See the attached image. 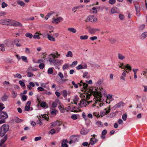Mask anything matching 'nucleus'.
I'll list each match as a JSON object with an SVG mask.
<instances>
[{
	"instance_id": "nucleus-1",
	"label": "nucleus",
	"mask_w": 147,
	"mask_h": 147,
	"mask_svg": "<svg viewBox=\"0 0 147 147\" xmlns=\"http://www.w3.org/2000/svg\"><path fill=\"white\" fill-rule=\"evenodd\" d=\"M86 90V93L84 95L85 98L88 99L91 95L93 94L94 97V99L98 101H99V106L101 107L103 105L102 94H105V90L101 88L99 92L98 90L96 88L91 87L89 89H88Z\"/></svg>"
},
{
	"instance_id": "nucleus-2",
	"label": "nucleus",
	"mask_w": 147,
	"mask_h": 147,
	"mask_svg": "<svg viewBox=\"0 0 147 147\" xmlns=\"http://www.w3.org/2000/svg\"><path fill=\"white\" fill-rule=\"evenodd\" d=\"M60 55L57 51H56L54 53H52L49 56V61L51 64H54L56 59L55 58H58Z\"/></svg>"
},
{
	"instance_id": "nucleus-3",
	"label": "nucleus",
	"mask_w": 147,
	"mask_h": 147,
	"mask_svg": "<svg viewBox=\"0 0 147 147\" xmlns=\"http://www.w3.org/2000/svg\"><path fill=\"white\" fill-rule=\"evenodd\" d=\"M9 126L6 124H4L0 127V136L3 137L8 131Z\"/></svg>"
},
{
	"instance_id": "nucleus-4",
	"label": "nucleus",
	"mask_w": 147,
	"mask_h": 147,
	"mask_svg": "<svg viewBox=\"0 0 147 147\" xmlns=\"http://www.w3.org/2000/svg\"><path fill=\"white\" fill-rule=\"evenodd\" d=\"M80 83H82V84H81L78 83L77 84H75L74 82V81H72V84L74 86V87L76 88H78V86H82V85H83V87L84 88V89L85 90V93L84 94H83V96L84 97V95L85 94V93L86 92V90L87 89H89L90 88H88V84H86L85 83H83L82 81H81L80 82Z\"/></svg>"
},
{
	"instance_id": "nucleus-5",
	"label": "nucleus",
	"mask_w": 147,
	"mask_h": 147,
	"mask_svg": "<svg viewBox=\"0 0 147 147\" xmlns=\"http://www.w3.org/2000/svg\"><path fill=\"white\" fill-rule=\"evenodd\" d=\"M7 25L12 26H18L20 27H22V25L19 22L15 20L9 19L8 20Z\"/></svg>"
},
{
	"instance_id": "nucleus-6",
	"label": "nucleus",
	"mask_w": 147,
	"mask_h": 147,
	"mask_svg": "<svg viewBox=\"0 0 147 147\" xmlns=\"http://www.w3.org/2000/svg\"><path fill=\"white\" fill-rule=\"evenodd\" d=\"M97 20V18L93 16H89L87 17L85 21L88 22L90 21L92 22H95Z\"/></svg>"
},
{
	"instance_id": "nucleus-7",
	"label": "nucleus",
	"mask_w": 147,
	"mask_h": 147,
	"mask_svg": "<svg viewBox=\"0 0 147 147\" xmlns=\"http://www.w3.org/2000/svg\"><path fill=\"white\" fill-rule=\"evenodd\" d=\"M110 110L111 109L110 107L108 108H105L103 111L100 112V114H99L100 117H102L107 115L110 112Z\"/></svg>"
},
{
	"instance_id": "nucleus-8",
	"label": "nucleus",
	"mask_w": 147,
	"mask_h": 147,
	"mask_svg": "<svg viewBox=\"0 0 147 147\" xmlns=\"http://www.w3.org/2000/svg\"><path fill=\"white\" fill-rule=\"evenodd\" d=\"M89 102H90L87 101L84 99H82L80 101V103L79 104V105L80 107H83L89 104Z\"/></svg>"
},
{
	"instance_id": "nucleus-9",
	"label": "nucleus",
	"mask_w": 147,
	"mask_h": 147,
	"mask_svg": "<svg viewBox=\"0 0 147 147\" xmlns=\"http://www.w3.org/2000/svg\"><path fill=\"white\" fill-rule=\"evenodd\" d=\"M78 137L76 136H71L70 138V141L69 142V144H71L73 143H74L78 141Z\"/></svg>"
},
{
	"instance_id": "nucleus-10",
	"label": "nucleus",
	"mask_w": 147,
	"mask_h": 147,
	"mask_svg": "<svg viewBox=\"0 0 147 147\" xmlns=\"http://www.w3.org/2000/svg\"><path fill=\"white\" fill-rule=\"evenodd\" d=\"M8 117L7 113L5 112L1 111L0 112V119L3 120Z\"/></svg>"
},
{
	"instance_id": "nucleus-11",
	"label": "nucleus",
	"mask_w": 147,
	"mask_h": 147,
	"mask_svg": "<svg viewBox=\"0 0 147 147\" xmlns=\"http://www.w3.org/2000/svg\"><path fill=\"white\" fill-rule=\"evenodd\" d=\"M62 124L61 121L57 120L51 123V126L52 127H54L56 126H60Z\"/></svg>"
},
{
	"instance_id": "nucleus-12",
	"label": "nucleus",
	"mask_w": 147,
	"mask_h": 147,
	"mask_svg": "<svg viewBox=\"0 0 147 147\" xmlns=\"http://www.w3.org/2000/svg\"><path fill=\"white\" fill-rule=\"evenodd\" d=\"M119 10L117 7H113L111 8L110 13L111 14H113L114 13H119Z\"/></svg>"
},
{
	"instance_id": "nucleus-13",
	"label": "nucleus",
	"mask_w": 147,
	"mask_h": 147,
	"mask_svg": "<svg viewBox=\"0 0 147 147\" xmlns=\"http://www.w3.org/2000/svg\"><path fill=\"white\" fill-rule=\"evenodd\" d=\"M32 67H29L28 68L27 72V76L29 77H31L33 76V74L32 73Z\"/></svg>"
},
{
	"instance_id": "nucleus-14",
	"label": "nucleus",
	"mask_w": 147,
	"mask_h": 147,
	"mask_svg": "<svg viewBox=\"0 0 147 147\" xmlns=\"http://www.w3.org/2000/svg\"><path fill=\"white\" fill-rule=\"evenodd\" d=\"M55 15H56L57 16L55 12L53 11H51L48 13L47 15L45 17V19L46 20L48 19L51 16H53Z\"/></svg>"
},
{
	"instance_id": "nucleus-15",
	"label": "nucleus",
	"mask_w": 147,
	"mask_h": 147,
	"mask_svg": "<svg viewBox=\"0 0 147 147\" xmlns=\"http://www.w3.org/2000/svg\"><path fill=\"white\" fill-rule=\"evenodd\" d=\"M53 20L52 21V22L53 23L57 24L60 22L61 20H62V18L61 17H59L58 18L55 19V18L54 17L53 18Z\"/></svg>"
},
{
	"instance_id": "nucleus-16",
	"label": "nucleus",
	"mask_w": 147,
	"mask_h": 147,
	"mask_svg": "<svg viewBox=\"0 0 147 147\" xmlns=\"http://www.w3.org/2000/svg\"><path fill=\"white\" fill-rule=\"evenodd\" d=\"M129 71L128 72L127 71H124L122 74V75L120 77V79L123 81H125V78L126 77V73H129Z\"/></svg>"
},
{
	"instance_id": "nucleus-17",
	"label": "nucleus",
	"mask_w": 147,
	"mask_h": 147,
	"mask_svg": "<svg viewBox=\"0 0 147 147\" xmlns=\"http://www.w3.org/2000/svg\"><path fill=\"white\" fill-rule=\"evenodd\" d=\"M63 62V60H59L57 59L55 60L53 65H61Z\"/></svg>"
},
{
	"instance_id": "nucleus-18",
	"label": "nucleus",
	"mask_w": 147,
	"mask_h": 147,
	"mask_svg": "<svg viewBox=\"0 0 147 147\" xmlns=\"http://www.w3.org/2000/svg\"><path fill=\"white\" fill-rule=\"evenodd\" d=\"M100 30L95 28H91L89 30V32L91 34H94L97 31H99Z\"/></svg>"
},
{
	"instance_id": "nucleus-19",
	"label": "nucleus",
	"mask_w": 147,
	"mask_h": 147,
	"mask_svg": "<svg viewBox=\"0 0 147 147\" xmlns=\"http://www.w3.org/2000/svg\"><path fill=\"white\" fill-rule=\"evenodd\" d=\"M68 142V141L66 140L63 139L61 144L62 147H68V146L67 144Z\"/></svg>"
},
{
	"instance_id": "nucleus-20",
	"label": "nucleus",
	"mask_w": 147,
	"mask_h": 147,
	"mask_svg": "<svg viewBox=\"0 0 147 147\" xmlns=\"http://www.w3.org/2000/svg\"><path fill=\"white\" fill-rule=\"evenodd\" d=\"M8 20H9V19H2L0 20V23L3 25H7Z\"/></svg>"
},
{
	"instance_id": "nucleus-21",
	"label": "nucleus",
	"mask_w": 147,
	"mask_h": 147,
	"mask_svg": "<svg viewBox=\"0 0 147 147\" xmlns=\"http://www.w3.org/2000/svg\"><path fill=\"white\" fill-rule=\"evenodd\" d=\"M89 131L88 129L82 128L80 134L82 135H86Z\"/></svg>"
},
{
	"instance_id": "nucleus-22",
	"label": "nucleus",
	"mask_w": 147,
	"mask_h": 147,
	"mask_svg": "<svg viewBox=\"0 0 147 147\" xmlns=\"http://www.w3.org/2000/svg\"><path fill=\"white\" fill-rule=\"evenodd\" d=\"M7 135H4L3 138L1 139L0 142V147L7 140Z\"/></svg>"
},
{
	"instance_id": "nucleus-23",
	"label": "nucleus",
	"mask_w": 147,
	"mask_h": 147,
	"mask_svg": "<svg viewBox=\"0 0 147 147\" xmlns=\"http://www.w3.org/2000/svg\"><path fill=\"white\" fill-rule=\"evenodd\" d=\"M107 98L106 102L107 103H109L112 100V96L111 95H109L106 96Z\"/></svg>"
},
{
	"instance_id": "nucleus-24",
	"label": "nucleus",
	"mask_w": 147,
	"mask_h": 147,
	"mask_svg": "<svg viewBox=\"0 0 147 147\" xmlns=\"http://www.w3.org/2000/svg\"><path fill=\"white\" fill-rule=\"evenodd\" d=\"M58 112L55 109H51V114L53 116H55Z\"/></svg>"
},
{
	"instance_id": "nucleus-25",
	"label": "nucleus",
	"mask_w": 147,
	"mask_h": 147,
	"mask_svg": "<svg viewBox=\"0 0 147 147\" xmlns=\"http://www.w3.org/2000/svg\"><path fill=\"white\" fill-rule=\"evenodd\" d=\"M98 141V140L94 138H91L90 141V144L92 145L96 143Z\"/></svg>"
},
{
	"instance_id": "nucleus-26",
	"label": "nucleus",
	"mask_w": 147,
	"mask_h": 147,
	"mask_svg": "<svg viewBox=\"0 0 147 147\" xmlns=\"http://www.w3.org/2000/svg\"><path fill=\"white\" fill-rule=\"evenodd\" d=\"M47 37L48 39L51 41L54 42L55 41V38L53 37V36H52L49 34H48L47 35Z\"/></svg>"
},
{
	"instance_id": "nucleus-27",
	"label": "nucleus",
	"mask_w": 147,
	"mask_h": 147,
	"mask_svg": "<svg viewBox=\"0 0 147 147\" xmlns=\"http://www.w3.org/2000/svg\"><path fill=\"white\" fill-rule=\"evenodd\" d=\"M118 58L121 60H123L125 58V56L123 54L119 53L117 54Z\"/></svg>"
},
{
	"instance_id": "nucleus-28",
	"label": "nucleus",
	"mask_w": 147,
	"mask_h": 147,
	"mask_svg": "<svg viewBox=\"0 0 147 147\" xmlns=\"http://www.w3.org/2000/svg\"><path fill=\"white\" fill-rule=\"evenodd\" d=\"M124 103L123 102H120L115 105V107L116 108H119L124 106Z\"/></svg>"
},
{
	"instance_id": "nucleus-29",
	"label": "nucleus",
	"mask_w": 147,
	"mask_h": 147,
	"mask_svg": "<svg viewBox=\"0 0 147 147\" xmlns=\"http://www.w3.org/2000/svg\"><path fill=\"white\" fill-rule=\"evenodd\" d=\"M17 2L18 5L22 7L25 6V3L23 1L20 0H18Z\"/></svg>"
},
{
	"instance_id": "nucleus-30",
	"label": "nucleus",
	"mask_w": 147,
	"mask_h": 147,
	"mask_svg": "<svg viewBox=\"0 0 147 147\" xmlns=\"http://www.w3.org/2000/svg\"><path fill=\"white\" fill-rule=\"evenodd\" d=\"M107 133V131L106 129L104 130L102 132V135L101 136V138L102 139H104L105 138V136Z\"/></svg>"
},
{
	"instance_id": "nucleus-31",
	"label": "nucleus",
	"mask_w": 147,
	"mask_h": 147,
	"mask_svg": "<svg viewBox=\"0 0 147 147\" xmlns=\"http://www.w3.org/2000/svg\"><path fill=\"white\" fill-rule=\"evenodd\" d=\"M41 34H39L38 32L35 33V34L33 36V37L34 39H39L40 38V37L39 36L40 35H41Z\"/></svg>"
},
{
	"instance_id": "nucleus-32",
	"label": "nucleus",
	"mask_w": 147,
	"mask_h": 147,
	"mask_svg": "<svg viewBox=\"0 0 147 147\" xmlns=\"http://www.w3.org/2000/svg\"><path fill=\"white\" fill-rule=\"evenodd\" d=\"M20 41V39H16L14 40V42L15 45L18 47L21 46V44L19 43V42Z\"/></svg>"
},
{
	"instance_id": "nucleus-33",
	"label": "nucleus",
	"mask_w": 147,
	"mask_h": 147,
	"mask_svg": "<svg viewBox=\"0 0 147 147\" xmlns=\"http://www.w3.org/2000/svg\"><path fill=\"white\" fill-rule=\"evenodd\" d=\"M59 109L60 110V111L62 113H64L65 112V110L63 107L62 105H59L58 107Z\"/></svg>"
},
{
	"instance_id": "nucleus-34",
	"label": "nucleus",
	"mask_w": 147,
	"mask_h": 147,
	"mask_svg": "<svg viewBox=\"0 0 147 147\" xmlns=\"http://www.w3.org/2000/svg\"><path fill=\"white\" fill-rule=\"evenodd\" d=\"M67 30L69 32L73 33H75L76 32V30L74 28H68Z\"/></svg>"
},
{
	"instance_id": "nucleus-35",
	"label": "nucleus",
	"mask_w": 147,
	"mask_h": 147,
	"mask_svg": "<svg viewBox=\"0 0 147 147\" xmlns=\"http://www.w3.org/2000/svg\"><path fill=\"white\" fill-rule=\"evenodd\" d=\"M79 98L77 96H75L73 100V102H71V103H73L74 102L75 104H77V102L79 100Z\"/></svg>"
},
{
	"instance_id": "nucleus-36",
	"label": "nucleus",
	"mask_w": 147,
	"mask_h": 147,
	"mask_svg": "<svg viewBox=\"0 0 147 147\" xmlns=\"http://www.w3.org/2000/svg\"><path fill=\"white\" fill-rule=\"evenodd\" d=\"M94 100L95 102V104H94L92 105L93 107L96 106L97 107H98V106H99L100 105L99 101H98L95 99H94Z\"/></svg>"
},
{
	"instance_id": "nucleus-37",
	"label": "nucleus",
	"mask_w": 147,
	"mask_h": 147,
	"mask_svg": "<svg viewBox=\"0 0 147 147\" xmlns=\"http://www.w3.org/2000/svg\"><path fill=\"white\" fill-rule=\"evenodd\" d=\"M96 125L98 127H103V125L102 123L100 121H98L96 123Z\"/></svg>"
},
{
	"instance_id": "nucleus-38",
	"label": "nucleus",
	"mask_w": 147,
	"mask_h": 147,
	"mask_svg": "<svg viewBox=\"0 0 147 147\" xmlns=\"http://www.w3.org/2000/svg\"><path fill=\"white\" fill-rule=\"evenodd\" d=\"M147 36V33L146 32H144L142 34L141 36V38L142 39H145Z\"/></svg>"
},
{
	"instance_id": "nucleus-39",
	"label": "nucleus",
	"mask_w": 147,
	"mask_h": 147,
	"mask_svg": "<svg viewBox=\"0 0 147 147\" xmlns=\"http://www.w3.org/2000/svg\"><path fill=\"white\" fill-rule=\"evenodd\" d=\"M123 68H124L125 70V69L126 68L127 70L128 69L129 71H131V67L128 64H127L126 66L123 67Z\"/></svg>"
},
{
	"instance_id": "nucleus-40",
	"label": "nucleus",
	"mask_w": 147,
	"mask_h": 147,
	"mask_svg": "<svg viewBox=\"0 0 147 147\" xmlns=\"http://www.w3.org/2000/svg\"><path fill=\"white\" fill-rule=\"evenodd\" d=\"M40 105L43 108L46 107V108H47L48 107V106L47 104L46 103V102H42L40 104Z\"/></svg>"
},
{
	"instance_id": "nucleus-41",
	"label": "nucleus",
	"mask_w": 147,
	"mask_h": 147,
	"mask_svg": "<svg viewBox=\"0 0 147 147\" xmlns=\"http://www.w3.org/2000/svg\"><path fill=\"white\" fill-rule=\"evenodd\" d=\"M135 7L136 11H140V7L139 5L138 4L135 5Z\"/></svg>"
},
{
	"instance_id": "nucleus-42",
	"label": "nucleus",
	"mask_w": 147,
	"mask_h": 147,
	"mask_svg": "<svg viewBox=\"0 0 147 147\" xmlns=\"http://www.w3.org/2000/svg\"><path fill=\"white\" fill-rule=\"evenodd\" d=\"M88 36L85 35L84 36H80V39L82 40H86L88 38Z\"/></svg>"
},
{
	"instance_id": "nucleus-43",
	"label": "nucleus",
	"mask_w": 147,
	"mask_h": 147,
	"mask_svg": "<svg viewBox=\"0 0 147 147\" xmlns=\"http://www.w3.org/2000/svg\"><path fill=\"white\" fill-rule=\"evenodd\" d=\"M41 116L42 119H44L47 121L49 119V117L46 114L41 115Z\"/></svg>"
},
{
	"instance_id": "nucleus-44",
	"label": "nucleus",
	"mask_w": 147,
	"mask_h": 147,
	"mask_svg": "<svg viewBox=\"0 0 147 147\" xmlns=\"http://www.w3.org/2000/svg\"><path fill=\"white\" fill-rule=\"evenodd\" d=\"M25 36L26 37L31 38L32 37L33 35L31 33L29 32H27Z\"/></svg>"
},
{
	"instance_id": "nucleus-45",
	"label": "nucleus",
	"mask_w": 147,
	"mask_h": 147,
	"mask_svg": "<svg viewBox=\"0 0 147 147\" xmlns=\"http://www.w3.org/2000/svg\"><path fill=\"white\" fill-rule=\"evenodd\" d=\"M79 111V109L76 107H72L71 109V111L74 112H77Z\"/></svg>"
},
{
	"instance_id": "nucleus-46",
	"label": "nucleus",
	"mask_w": 147,
	"mask_h": 147,
	"mask_svg": "<svg viewBox=\"0 0 147 147\" xmlns=\"http://www.w3.org/2000/svg\"><path fill=\"white\" fill-rule=\"evenodd\" d=\"M40 85L42 86V87H43L48 89H49V86H47L45 83H41L40 84Z\"/></svg>"
},
{
	"instance_id": "nucleus-47",
	"label": "nucleus",
	"mask_w": 147,
	"mask_h": 147,
	"mask_svg": "<svg viewBox=\"0 0 147 147\" xmlns=\"http://www.w3.org/2000/svg\"><path fill=\"white\" fill-rule=\"evenodd\" d=\"M66 56L67 57H72L73 56V54L71 51H68L67 53V54L66 55Z\"/></svg>"
},
{
	"instance_id": "nucleus-48",
	"label": "nucleus",
	"mask_w": 147,
	"mask_h": 147,
	"mask_svg": "<svg viewBox=\"0 0 147 147\" xmlns=\"http://www.w3.org/2000/svg\"><path fill=\"white\" fill-rule=\"evenodd\" d=\"M15 78H17L19 79H21L22 78V76L19 74H17L14 75Z\"/></svg>"
},
{
	"instance_id": "nucleus-49",
	"label": "nucleus",
	"mask_w": 147,
	"mask_h": 147,
	"mask_svg": "<svg viewBox=\"0 0 147 147\" xmlns=\"http://www.w3.org/2000/svg\"><path fill=\"white\" fill-rule=\"evenodd\" d=\"M14 121L17 123H20L22 121V120L17 117H16L14 119Z\"/></svg>"
},
{
	"instance_id": "nucleus-50",
	"label": "nucleus",
	"mask_w": 147,
	"mask_h": 147,
	"mask_svg": "<svg viewBox=\"0 0 147 147\" xmlns=\"http://www.w3.org/2000/svg\"><path fill=\"white\" fill-rule=\"evenodd\" d=\"M53 67L49 68L47 71L48 73L49 74H51L53 73Z\"/></svg>"
},
{
	"instance_id": "nucleus-51",
	"label": "nucleus",
	"mask_w": 147,
	"mask_h": 147,
	"mask_svg": "<svg viewBox=\"0 0 147 147\" xmlns=\"http://www.w3.org/2000/svg\"><path fill=\"white\" fill-rule=\"evenodd\" d=\"M49 132V134H51V135H52L55 133L56 130L54 129H52L50 130Z\"/></svg>"
},
{
	"instance_id": "nucleus-52",
	"label": "nucleus",
	"mask_w": 147,
	"mask_h": 147,
	"mask_svg": "<svg viewBox=\"0 0 147 147\" xmlns=\"http://www.w3.org/2000/svg\"><path fill=\"white\" fill-rule=\"evenodd\" d=\"M82 116L85 121H86L88 119V117L86 115V114L85 113L83 112L82 113Z\"/></svg>"
},
{
	"instance_id": "nucleus-53",
	"label": "nucleus",
	"mask_w": 147,
	"mask_h": 147,
	"mask_svg": "<svg viewBox=\"0 0 147 147\" xmlns=\"http://www.w3.org/2000/svg\"><path fill=\"white\" fill-rule=\"evenodd\" d=\"M5 50L4 45L3 44L0 45V51H4Z\"/></svg>"
},
{
	"instance_id": "nucleus-54",
	"label": "nucleus",
	"mask_w": 147,
	"mask_h": 147,
	"mask_svg": "<svg viewBox=\"0 0 147 147\" xmlns=\"http://www.w3.org/2000/svg\"><path fill=\"white\" fill-rule=\"evenodd\" d=\"M11 94L12 97L14 98H15L17 95V92L14 91L12 92Z\"/></svg>"
},
{
	"instance_id": "nucleus-55",
	"label": "nucleus",
	"mask_w": 147,
	"mask_h": 147,
	"mask_svg": "<svg viewBox=\"0 0 147 147\" xmlns=\"http://www.w3.org/2000/svg\"><path fill=\"white\" fill-rule=\"evenodd\" d=\"M127 117V115L126 113L123 114L122 116V118L125 121L126 120Z\"/></svg>"
},
{
	"instance_id": "nucleus-56",
	"label": "nucleus",
	"mask_w": 147,
	"mask_h": 147,
	"mask_svg": "<svg viewBox=\"0 0 147 147\" xmlns=\"http://www.w3.org/2000/svg\"><path fill=\"white\" fill-rule=\"evenodd\" d=\"M7 6L8 5L5 2H3L1 4V7L2 8H4Z\"/></svg>"
},
{
	"instance_id": "nucleus-57",
	"label": "nucleus",
	"mask_w": 147,
	"mask_h": 147,
	"mask_svg": "<svg viewBox=\"0 0 147 147\" xmlns=\"http://www.w3.org/2000/svg\"><path fill=\"white\" fill-rule=\"evenodd\" d=\"M76 69L77 70H79L83 69V67L82 65L80 64L78 66L76 67Z\"/></svg>"
},
{
	"instance_id": "nucleus-58",
	"label": "nucleus",
	"mask_w": 147,
	"mask_h": 147,
	"mask_svg": "<svg viewBox=\"0 0 147 147\" xmlns=\"http://www.w3.org/2000/svg\"><path fill=\"white\" fill-rule=\"evenodd\" d=\"M93 115L94 116L98 118L99 117H100L99 114V113H97V112H94L93 113Z\"/></svg>"
},
{
	"instance_id": "nucleus-59",
	"label": "nucleus",
	"mask_w": 147,
	"mask_h": 147,
	"mask_svg": "<svg viewBox=\"0 0 147 147\" xmlns=\"http://www.w3.org/2000/svg\"><path fill=\"white\" fill-rule=\"evenodd\" d=\"M116 2V0H109V3L111 5L114 4Z\"/></svg>"
},
{
	"instance_id": "nucleus-60",
	"label": "nucleus",
	"mask_w": 147,
	"mask_h": 147,
	"mask_svg": "<svg viewBox=\"0 0 147 147\" xmlns=\"http://www.w3.org/2000/svg\"><path fill=\"white\" fill-rule=\"evenodd\" d=\"M69 67V65L68 64H66L63 65V70H65L67 69Z\"/></svg>"
},
{
	"instance_id": "nucleus-61",
	"label": "nucleus",
	"mask_w": 147,
	"mask_h": 147,
	"mask_svg": "<svg viewBox=\"0 0 147 147\" xmlns=\"http://www.w3.org/2000/svg\"><path fill=\"white\" fill-rule=\"evenodd\" d=\"M63 96L64 97H66L67 95V91L66 90H64L63 91Z\"/></svg>"
},
{
	"instance_id": "nucleus-62",
	"label": "nucleus",
	"mask_w": 147,
	"mask_h": 147,
	"mask_svg": "<svg viewBox=\"0 0 147 147\" xmlns=\"http://www.w3.org/2000/svg\"><path fill=\"white\" fill-rule=\"evenodd\" d=\"M19 84L22 87H24L25 86L24 83L21 80H20L19 81Z\"/></svg>"
},
{
	"instance_id": "nucleus-63",
	"label": "nucleus",
	"mask_w": 147,
	"mask_h": 147,
	"mask_svg": "<svg viewBox=\"0 0 147 147\" xmlns=\"http://www.w3.org/2000/svg\"><path fill=\"white\" fill-rule=\"evenodd\" d=\"M21 58H22V60L23 61L26 62H27V58L26 57L24 56H22Z\"/></svg>"
},
{
	"instance_id": "nucleus-64",
	"label": "nucleus",
	"mask_w": 147,
	"mask_h": 147,
	"mask_svg": "<svg viewBox=\"0 0 147 147\" xmlns=\"http://www.w3.org/2000/svg\"><path fill=\"white\" fill-rule=\"evenodd\" d=\"M39 67L40 69H43L45 67V65L43 63H41L39 65Z\"/></svg>"
}]
</instances>
